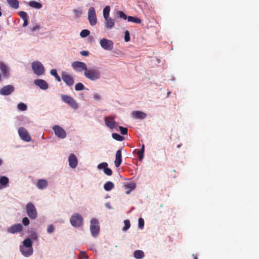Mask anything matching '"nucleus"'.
<instances>
[{"label": "nucleus", "instance_id": "1", "mask_svg": "<svg viewBox=\"0 0 259 259\" xmlns=\"http://www.w3.org/2000/svg\"><path fill=\"white\" fill-rule=\"evenodd\" d=\"M84 76L91 80H96L101 77V72L96 67L87 69L84 72Z\"/></svg>", "mask_w": 259, "mask_h": 259}, {"label": "nucleus", "instance_id": "2", "mask_svg": "<svg viewBox=\"0 0 259 259\" xmlns=\"http://www.w3.org/2000/svg\"><path fill=\"white\" fill-rule=\"evenodd\" d=\"M32 68L33 72L38 76L42 75L45 72L44 66L39 61L33 62L32 63Z\"/></svg>", "mask_w": 259, "mask_h": 259}, {"label": "nucleus", "instance_id": "3", "mask_svg": "<svg viewBox=\"0 0 259 259\" xmlns=\"http://www.w3.org/2000/svg\"><path fill=\"white\" fill-rule=\"evenodd\" d=\"M61 97L62 101L67 104L72 108L76 109L78 108L77 103L72 97L66 95H61Z\"/></svg>", "mask_w": 259, "mask_h": 259}, {"label": "nucleus", "instance_id": "4", "mask_svg": "<svg viewBox=\"0 0 259 259\" xmlns=\"http://www.w3.org/2000/svg\"><path fill=\"white\" fill-rule=\"evenodd\" d=\"M90 231L93 236L97 237L100 232L99 222L96 219H92L91 221Z\"/></svg>", "mask_w": 259, "mask_h": 259}, {"label": "nucleus", "instance_id": "5", "mask_svg": "<svg viewBox=\"0 0 259 259\" xmlns=\"http://www.w3.org/2000/svg\"><path fill=\"white\" fill-rule=\"evenodd\" d=\"M70 223L75 227H80L82 225L83 218L80 214L75 213L70 218Z\"/></svg>", "mask_w": 259, "mask_h": 259}, {"label": "nucleus", "instance_id": "6", "mask_svg": "<svg viewBox=\"0 0 259 259\" xmlns=\"http://www.w3.org/2000/svg\"><path fill=\"white\" fill-rule=\"evenodd\" d=\"M27 215L31 219H35L37 217V211L34 205L31 202L27 203L26 206Z\"/></svg>", "mask_w": 259, "mask_h": 259}, {"label": "nucleus", "instance_id": "7", "mask_svg": "<svg viewBox=\"0 0 259 259\" xmlns=\"http://www.w3.org/2000/svg\"><path fill=\"white\" fill-rule=\"evenodd\" d=\"M101 47L105 50L111 51L113 49L114 43L111 40L106 38H102L100 41Z\"/></svg>", "mask_w": 259, "mask_h": 259}, {"label": "nucleus", "instance_id": "8", "mask_svg": "<svg viewBox=\"0 0 259 259\" xmlns=\"http://www.w3.org/2000/svg\"><path fill=\"white\" fill-rule=\"evenodd\" d=\"M88 19L90 24L92 26L95 25L97 24V17L94 8L91 7L88 11Z\"/></svg>", "mask_w": 259, "mask_h": 259}, {"label": "nucleus", "instance_id": "9", "mask_svg": "<svg viewBox=\"0 0 259 259\" xmlns=\"http://www.w3.org/2000/svg\"><path fill=\"white\" fill-rule=\"evenodd\" d=\"M53 130L55 132V135L59 138L64 139L67 136L65 131L59 125H54L53 127Z\"/></svg>", "mask_w": 259, "mask_h": 259}, {"label": "nucleus", "instance_id": "10", "mask_svg": "<svg viewBox=\"0 0 259 259\" xmlns=\"http://www.w3.org/2000/svg\"><path fill=\"white\" fill-rule=\"evenodd\" d=\"M18 133L22 140L26 142L30 141L31 137L24 127H20L18 130Z\"/></svg>", "mask_w": 259, "mask_h": 259}, {"label": "nucleus", "instance_id": "11", "mask_svg": "<svg viewBox=\"0 0 259 259\" xmlns=\"http://www.w3.org/2000/svg\"><path fill=\"white\" fill-rule=\"evenodd\" d=\"M72 66L76 71L78 72L84 71V72L87 69L86 64L81 62H74L72 64Z\"/></svg>", "mask_w": 259, "mask_h": 259}, {"label": "nucleus", "instance_id": "12", "mask_svg": "<svg viewBox=\"0 0 259 259\" xmlns=\"http://www.w3.org/2000/svg\"><path fill=\"white\" fill-rule=\"evenodd\" d=\"M14 91V87L12 85H7L4 87L0 90V94L2 95H9Z\"/></svg>", "mask_w": 259, "mask_h": 259}, {"label": "nucleus", "instance_id": "13", "mask_svg": "<svg viewBox=\"0 0 259 259\" xmlns=\"http://www.w3.org/2000/svg\"><path fill=\"white\" fill-rule=\"evenodd\" d=\"M62 78L63 80L69 86H71L74 83V80L71 75H69L65 72L62 73Z\"/></svg>", "mask_w": 259, "mask_h": 259}, {"label": "nucleus", "instance_id": "14", "mask_svg": "<svg viewBox=\"0 0 259 259\" xmlns=\"http://www.w3.org/2000/svg\"><path fill=\"white\" fill-rule=\"evenodd\" d=\"M23 226L21 224H17L11 226L8 229V232L10 233L15 234L21 232Z\"/></svg>", "mask_w": 259, "mask_h": 259}, {"label": "nucleus", "instance_id": "15", "mask_svg": "<svg viewBox=\"0 0 259 259\" xmlns=\"http://www.w3.org/2000/svg\"><path fill=\"white\" fill-rule=\"evenodd\" d=\"M105 123L106 125L111 129L114 128L117 124L114 121V118L111 116L105 118Z\"/></svg>", "mask_w": 259, "mask_h": 259}, {"label": "nucleus", "instance_id": "16", "mask_svg": "<svg viewBox=\"0 0 259 259\" xmlns=\"http://www.w3.org/2000/svg\"><path fill=\"white\" fill-rule=\"evenodd\" d=\"M34 83L39 87L41 89L44 90H47L49 87L47 82L45 80L41 79L34 80Z\"/></svg>", "mask_w": 259, "mask_h": 259}, {"label": "nucleus", "instance_id": "17", "mask_svg": "<svg viewBox=\"0 0 259 259\" xmlns=\"http://www.w3.org/2000/svg\"><path fill=\"white\" fill-rule=\"evenodd\" d=\"M69 165L72 168H74L77 165V159L76 156L74 154H71L68 158Z\"/></svg>", "mask_w": 259, "mask_h": 259}, {"label": "nucleus", "instance_id": "18", "mask_svg": "<svg viewBox=\"0 0 259 259\" xmlns=\"http://www.w3.org/2000/svg\"><path fill=\"white\" fill-rule=\"evenodd\" d=\"M121 150L120 149H119L116 151L115 155V160L114 161L115 165L117 167H119L121 163Z\"/></svg>", "mask_w": 259, "mask_h": 259}, {"label": "nucleus", "instance_id": "19", "mask_svg": "<svg viewBox=\"0 0 259 259\" xmlns=\"http://www.w3.org/2000/svg\"><path fill=\"white\" fill-rule=\"evenodd\" d=\"M105 28L106 29H112L115 24L114 20L111 18H108L107 19H105Z\"/></svg>", "mask_w": 259, "mask_h": 259}, {"label": "nucleus", "instance_id": "20", "mask_svg": "<svg viewBox=\"0 0 259 259\" xmlns=\"http://www.w3.org/2000/svg\"><path fill=\"white\" fill-rule=\"evenodd\" d=\"M0 69L4 76L7 77L9 75V69L4 63H0Z\"/></svg>", "mask_w": 259, "mask_h": 259}, {"label": "nucleus", "instance_id": "21", "mask_svg": "<svg viewBox=\"0 0 259 259\" xmlns=\"http://www.w3.org/2000/svg\"><path fill=\"white\" fill-rule=\"evenodd\" d=\"M20 249L22 254L25 256H30L33 253V248L20 247Z\"/></svg>", "mask_w": 259, "mask_h": 259}, {"label": "nucleus", "instance_id": "22", "mask_svg": "<svg viewBox=\"0 0 259 259\" xmlns=\"http://www.w3.org/2000/svg\"><path fill=\"white\" fill-rule=\"evenodd\" d=\"M132 114L133 117L137 119H143L146 117V114L140 111H134Z\"/></svg>", "mask_w": 259, "mask_h": 259}, {"label": "nucleus", "instance_id": "23", "mask_svg": "<svg viewBox=\"0 0 259 259\" xmlns=\"http://www.w3.org/2000/svg\"><path fill=\"white\" fill-rule=\"evenodd\" d=\"M48 182L44 179H40L37 183V187L39 189H43L48 186Z\"/></svg>", "mask_w": 259, "mask_h": 259}, {"label": "nucleus", "instance_id": "24", "mask_svg": "<svg viewBox=\"0 0 259 259\" xmlns=\"http://www.w3.org/2000/svg\"><path fill=\"white\" fill-rule=\"evenodd\" d=\"M124 188L126 189H128L126 193L129 194L130 192L136 188V184L134 183H126L124 185Z\"/></svg>", "mask_w": 259, "mask_h": 259}, {"label": "nucleus", "instance_id": "25", "mask_svg": "<svg viewBox=\"0 0 259 259\" xmlns=\"http://www.w3.org/2000/svg\"><path fill=\"white\" fill-rule=\"evenodd\" d=\"M10 7L17 9L19 8V1L18 0H7Z\"/></svg>", "mask_w": 259, "mask_h": 259}, {"label": "nucleus", "instance_id": "26", "mask_svg": "<svg viewBox=\"0 0 259 259\" xmlns=\"http://www.w3.org/2000/svg\"><path fill=\"white\" fill-rule=\"evenodd\" d=\"M127 19L128 22H132L137 24H140L142 22L141 20L137 17L128 16Z\"/></svg>", "mask_w": 259, "mask_h": 259}, {"label": "nucleus", "instance_id": "27", "mask_svg": "<svg viewBox=\"0 0 259 259\" xmlns=\"http://www.w3.org/2000/svg\"><path fill=\"white\" fill-rule=\"evenodd\" d=\"M23 246H21V247H27L28 248H32V241L30 239L26 238L25 239L23 242Z\"/></svg>", "mask_w": 259, "mask_h": 259}, {"label": "nucleus", "instance_id": "28", "mask_svg": "<svg viewBox=\"0 0 259 259\" xmlns=\"http://www.w3.org/2000/svg\"><path fill=\"white\" fill-rule=\"evenodd\" d=\"M114 188V184L110 181L107 182L104 185V189L107 191L111 190Z\"/></svg>", "mask_w": 259, "mask_h": 259}, {"label": "nucleus", "instance_id": "29", "mask_svg": "<svg viewBox=\"0 0 259 259\" xmlns=\"http://www.w3.org/2000/svg\"><path fill=\"white\" fill-rule=\"evenodd\" d=\"M110 11V7L109 6H106L103 9V17L105 19L109 18V13Z\"/></svg>", "mask_w": 259, "mask_h": 259}, {"label": "nucleus", "instance_id": "30", "mask_svg": "<svg viewBox=\"0 0 259 259\" xmlns=\"http://www.w3.org/2000/svg\"><path fill=\"white\" fill-rule=\"evenodd\" d=\"M29 5L32 8L35 9H40L42 7V5L38 2L32 1L29 3Z\"/></svg>", "mask_w": 259, "mask_h": 259}, {"label": "nucleus", "instance_id": "31", "mask_svg": "<svg viewBox=\"0 0 259 259\" xmlns=\"http://www.w3.org/2000/svg\"><path fill=\"white\" fill-rule=\"evenodd\" d=\"M144 256V252L142 250H138L134 252V256L137 259L142 258Z\"/></svg>", "mask_w": 259, "mask_h": 259}, {"label": "nucleus", "instance_id": "32", "mask_svg": "<svg viewBox=\"0 0 259 259\" xmlns=\"http://www.w3.org/2000/svg\"><path fill=\"white\" fill-rule=\"evenodd\" d=\"M51 74L54 76L56 79L58 81H61V79L60 77L58 75L56 69H52L50 71Z\"/></svg>", "mask_w": 259, "mask_h": 259}, {"label": "nucleus", "instance_id": "33", "mask_svg": "<svg viewBox=\"0 0 259 259\" xmlns=\"http://www.w3.org/2000/svg\"><path fill=\"white\" fill-rule=\"evenodd\" d=\"M112 137L118 141H122L124 140V138L122 136L117 133H113Z\"/></svg>", "mask_w": 259, "mask_h": 259}, {"label": "nucleus", "instance_id": "34", "mask_svg": "<svg viewBox=\"0 0 259 259\" xmlns=\"http://www.w3.org/2000/svg\"><path fill=\"white\" fill-rule=\"evenodd\" d=\"M144 150H145L144 145H142L141 149L138 152V155L139 156V160H141L143 158Z\"/></svg>", "mask_w": 259, "mask_h": 259}, {"label": "nucleus", "instance_id": "35", "mask_svg": "<svg viewBox=\"0 0 259 259\" xmlns=\"http://www.w3.org/2000/svg\"><path fill=\"white\" fill-rule=\"evenodd\" d=\"M116 14H117V18H122L124 20L127 19V17L126 16L124 12H123L122 11H119L117 12Z\"/></svg>", "mask_w": 259, "mask_h": 259}, {"label": "nucleus", "instance_id": "36", "mask_svg": "<svg viewBox=\"0 0 259 259\" xmlns=\"http://www.w3.org/2000/svg\"><path fill=\"white\" fill-rule=\"evenodd\" d=\"M8 182L9 179L5 176H3L0 179V184L3 186L6 185L8 183Z\"/></svg>", "mask_w": 259, "mask_h": 259}, {"label": "nucleus", "instance_id": "37", "mask_svg": "<svg viewBox=\"0 0 259 259\" xmlns=\"http://www.w3.org/2000/svg\"><path fill=\"white\" fill-rule=\"evenodd\" d=\"M84 89V85L81 83V82H79V83H77L75 84V90L77 91H82L83 90V89Z\"/></svg>", "mask_w": 259, "mask_h": 259}, {"label": "nucleus", "instance_id": "38", "mask_svg": "<svg viewBox=\"0 0 259 259\" xmlns=\"http://www.w3.org/2000/svg\"><path fill=\"white\" fill-rule=\"evenodd\" d=\"M90 32L89 30L83 29L81 31L80 35L81 37H85L88 36L90 34Z\"/></svg>", "mask_w": 259, "mask_h": 259}, {"label": "nucleus", "instance_id": "39", "mask_svg": "<svg viewBox=\"0 0 259 259\" xmlns=\"http://www.w3.org/2000/svg\"><path fill=\"white\" fill-rule=\"evenodd\" d=\"M27 106L23 103H20L18 105V108L21 111H25L27 109Z\"/></svg>", "mask_w": 259, "mask_h": 259}, {"label": "nucleus", "instance_id": "40", "mask_svg": "<svg viewBox=\"0 0 259 259\" xmlns=\"http://www.w3.org/2000/svg\"><path fill=\"white\" fill-rule=\"evenodd\" d=\"M124 226L123 228V230L126 231L131 226V224L130 221L126 220L124 221Z\"/></svg>", "mask_w": 259, "mask_h": 259}, {"label": "nucleus", "instance_id": "41", "mask_svg": "<svg viewBox=\"0 0 259 259\" xmlns=\"http://www.w3.org/2000/svg\"><path fill=\"white\" fill-rule=\"evenodd\" d=\"M144 226V220L143 218H140L138 220V227L140 229H143Z\"/></svg>", "mask_w": 259, "mask_h": 259}, {"label": "nucleus", "instance_id": "42", "mask_svg": "<svg viewBox=\"0 0 259 259\" xmlns=\"http://www.w3.org/2000/svg\"><path fill=\"white\" fill-rule=\"evenodd\" d=\"M119 128L122 135H124L127 134L128 130L127 128L119 126Z\"/></svg>", "mask_w": 259, "mask_h": 259}, {"label": "nucleus", "instance_id": "43", "mask_svg": "<svg viewBox=\"0 0 259 259\" xmlns=\"http://www.w3.org/2000/svg\"><path fill=\"white\" fill-rule=\"evenodd\" d=\"M107 167H108L107 163L104 162L100 163L98 165V168L100 169H104V168H106Z\"/></svg>", "mask_w": 259, "mask_h": 259}, {"label": "nucleus", "instance_id": "44", "mask_svg": "<svg viewBox=\"0 0 259 259\" xmlns=\"http://www.w3.org/2000/svg\"><path fill=\"white\" fill-rule=\"evenodd\" d=\"M130 40V32L128 30H126L124 32V40L125 42H128Z\"/></svg>", "mask_w": 259, "mask_h": 259}, {"label": "nucleus", "instance_id": "45", "mask_svg": "<svg viewBox=\"0 0 259 259\" xmlns=\"http://www.w3.org/2000/svg\"><path fill=\"white\" fill-rule=\"evenodd\" d=\"M19 16L23 20L28 18L27 14L24 11H21L19 13Z\"/></svg>", "mask_w": 259, "mask_h": 259}, {"label": "nucleus", "instance_id": "46", "mask_svg": "<svg viewBox=\"0 0 259 259\" xmlns=\"http://www.w3.org/2000/svg\"><path fill=\"white\" fill-rule=\"evenodd\" d=\"M104 173L107 176H111L112 174V170L108 167L104 169Z\"/></svg>", "mask_w": 259, "mask_h": 259}, {"label": "nucleus", "instance_id": "47", "mask_svg": "<svg viewBox=\"0 0 259 259\" xmlns=\"http://www.w3.org/2000/svg\"><path fill=\"white\" fill-rule=\"evenodd\" d=\"M22 223L25 226H27L29 224V220L27 217H25L22 219Z\"/></svg>", "mask_w": 259, "mask_h": 259}, {"label": "nucleus", "instance_id": "48", "mask_svg": "<svg viewBox=\"0 0 259 259\" xmlns=\"http://www.w3.org/2000/svg\"><path fill=\"white\" fill-rule=\"evenodd\" d=\"M54 230V228L53 225H50L47 228V232L48 233H52Z\"/></svg>", "mask_w": 259, "mask_h": 259}, {"label": "nucleus", "instance_id": "49", "mask_svg": "<svg viewBox=\"0 0 259 259\" xmlns=\"http://www.w3.org/2000/svg\"><path fill=\"white\" fill-rule=\"evenodd\" d=\"M93 98L96 100H99L101 99V97L98 93H94L93 95Z\"/></svg>", "mask_w": 259, "mask_h": 259}, {"label": "nucleus", "instance_id": "50", "mask_svg": "<svg viewBox=\"0 0 259 259\" xmlns=\"http://www.w3.org/2000/svg\"><path fill=\"white\" fill-rule=\"evenodd\" d=\"M80 54L83 56H88L89 55V53L87 51H82L80 52Z\"/></svg>", "mask_w": 259, "mask_h": 259}, {"label": "nucleus", "instance_id": "51", "mask_svg": "<svg viewBox=\"0 0 259 259\" xmlns=\"http://www.w3.org/2000/svg\"><path fill=\"white\" fill-rule=\"evenodd\" d=\"M23 21H24V23L23 24V26L25 27L28 25V18L23 19Z\"/></svg>", "mask_w": 259, "mask_h": 259}, {"label": "nucleus", "instance_id": "52", "mask_svg": "<svg viewBox=\"0 0 259 259\" xmlns=\"http://www.w3.org/2000/svg\"><path fill=\"white\" fill-rule=\"evenodd\" d=\"M39 28V26L38 25H36L35 26L31 28V31H35L38 30Z\"/></svg>", "mask_w": 259, "mask_h": 259}, {"label": "nucleus", "instance_id": "53", "mask_svg": "<svg viewBox=\"0 0 259 259\" xmlns=\"http://www.w3.org/2000/svg\"><path fill=\"white\" fill-rule=\"evenodd\" d=\"M32 238L34 239L37 240V235L36 233H34L32 235Z\"/></svg>", "mask_w": 259, "mask_h": 259}, {"label": "nucleus", "instance_id": "54", "mask_svg": "<svg viewBox=\"0 0 259 259\" xmlns=\"http://www.w3.org/2000/svg\"><path fill=\"white\" fill-rule=\"evenodd\" d=\"M81 253H82L83 256V257H85V252H81Z\"/></svg>", "mask_w": 259, "mask_h": 259}, {"label": "nucleus", "instance_id": "55", "mask_svg": "<svg viewBox=\"0 0 259 259\" xmlns=\"http://www.w3.org/2000/svg\"><path fill=\"white\" fill-rule=\"evenodd\" d=\"M73 11H74V13H78V10H73Z\"/></svg>", "mask_w": 259, "mask_h": 259}, {"label": "nucleus", "instance_id": "56", "mask_svg": "<svg viewBox=\"0 0 259 259\" xmlns=\"http://www.w3.org/2000/svg\"><path fill=\"white\" fill-rule=\"evenodd\" d=\"M181 145H182L181 144H179V145H177V147L178 148H179L180 147H181Z\"/></svg>", "mask_w": 259, "mask_h": 259}, {"label": "nucleus", "instance_id": "57", "mask_svg": "<svg viewBox=\"0 0 259 259\" xmlns=\"http://www.w3.org/2000/svg\"><path fill=\"white\" fill-rule=\"evenodd\" d=\"M2 163V160L0 159V166L1 165Z\"/></svg>", "mask_w": 259, "mask_h": 259}, {"label": "nucleus", "instance_id": "58", "mask_svg": "<svg viewBox=\"0 0 259 259\" xmlns=\"http://www.w3.org/2000/svg\"><path fill=\"white\" fill-rule=\"evenodd\" d=\"M2 76L1 74H0V80H1Z\"/></svg>", "mask_w": 259, "mask_h": 259}]
</instances>
